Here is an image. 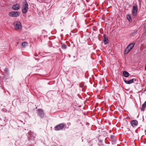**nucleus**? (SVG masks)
I'll return each instance as SVG.
<instances>
[{
  "label": "nucleus",
  "instance_id": "1",
  "mask_svg": "<svg viewBox=\"0 0 146 146\" xmlns=\"http://www.w3.org/2000/svg\"><path fill=\"white\" fill-rule=\"evenodd\" d=\"M28 9V4L26 0L23 1V4L22 7V12L23 13L26 14L27 12Z\"/></svg>",
  "mask_w": 146,
  "mask_h": 146
},
{
  "label": "nucleus",
  "instance_id": "2",
  "mask_svg": "<svg viewBox=\"0 0 146 146\" xmlns=\"http://www.w3.org/2000/svg\"><path fill=\"white\" fill-rule=\"evenodd\" d=\"M36 136V135L31 131H29L27 133L28 139L29 141L35 140Z\"/></svg>",
  "mask_w": 146,
  "mask_h": 146
},
{
  "label": "nucleus",
  "instance_id": "3",
  "mask_svg": "<svg viewBox=\"0 0 146 146\" xmlns=\"http://www.w3.org/2000/svg\"><path fill=\"white\" fill-rule=\"evenodd\" d=\"M65 124L61 123L55 126L54 130L56 131H59L62 130L65 126Z\"/></svg>",
  "mask_w": 146,
  "mask_h": 146
},
{
  "label": "nucleus",
  "instance_id": "4",
  "mask_svg": "<svg viewBox=\"0 0 146 146\" xmlns=\"http://www.w3.org/2000/svg\"><path fill=\"white\" fill-rule=\"evenodd\" d=\"M14 27L16 30H19L21 29V25L20 21H17L14 23Z\"/></svg>",
  "mask_w": 146,
  "mask_h": 146
},
{
  "label": "nucleus",
  "instance_id": "5",
  "mask_svg": "<svg viewBox=\"0 0 146 146\" xmlns=\"http://www.w3.org/2000/svg\"><path fill=\"white\" fill-rule=\"evenodd\" d=\"M36 113L41 118L43 117L44 113L42 109H39L37 110Z\"/></svg>",
  "mask_w": 146,
  "mask_h": 146
},
{
  "label": "nucleus",
  "instance_id": "6",
  "mask_svg": "<svg viewBox=\"0 0 146 146\" xmlns=\"http://www.w3.org/2000/svg\"><path fill=\"white\" fill-rule=\"evenodd\" d=\"M9 15L11 17H17L19 16L20 15V13L18 11H13L9 13Z\"/></svg>",
  "mask_w": 146,
  "mask_h": 146
},
{
  "label": "nucleus",
  "instance_id": "7",
  "mask_svg": "<svg viewBox=\"0 0 146 146\" xmlns=\"http://www.w3.org/2000/svg\"><path fill=\"white\" fill-rule=\"evenodd\" d=\"M138 8L136 5H134L133 7L132 15L133 16H135L137 14Z\"/></svg>",
  "mask_w": 146,
  "mask_h": 146
},
{
  "label": "nucleus",
  "instance_id": "8",
  "mask_svg": "<svg viewBox=\"0 0 146 146\" xmlns=\"http://www.w3.org/2000/svg\"><path fill=\"white\" fill-rule=\"evenodd\" d=\"M124 82L126 84H130L133 83L134 82V81H136V80L135 79L133 78L129 80V81H127L126 80L123 79Z\"/></svg>",
  "mask_w": 146,
  "mask_h": 146
},
{
  "label": "nucleus",
  "instance_id": "9",
  "mask_svg": "<svg viewBox=\"0 0 146 146\" xmlns=\"http://www.w3.org/2000/svg\"><path fill=\"white\" fill-rule=\"evenodd\" d=\"M130 123L133 127H135L138 124V122L136 120H132L131 121Z\"/></svg>",
  "mask_w": 146,
  "mask_h": 146
},
{
  "label": "nucleus",
  "instance_id": "10",
  "mask_svg": "<svg viewBox=\"0 0 146 146\" xmlns=\"http://www.w3.org/2000/svg\"><path fill=\"white\" fill-rule=\"evenodd\" d=\"M12 9L15 10H17L19 9L20 8L19 5L18 4L13 5L12 6Z\"/></svg>",
  "mask_w": 146,
  "mask_h": 146
},
{
  "label": "nucleus",
  "instance_id": "11",
  "mask_svg": "<svg viewBox=\"0 0 146 146\" xmlns=\"http://www.w3.org/2000/svg\"><path fill=\"white\" fill-rule=\"evenodd\" d=\"M103 41L105 44H107L108 42V38L106 37L105 35H104Z\"/></svg>",
  "mask_w": 146,
  "mask_h": 146
},
{
  "label": "nucleus",
  "instance_id": "12",
  "mask_svg": "<svg viewBox=\"0 0 146 146\" xmlns=\"http://www.w3.org/2000/svg\"><path fill=\"white\" fill-rule=\"evenodd\" d=\"M135 45V43L134 42L130 44H129L127 47L129 48L130 50H131L133 47Z\"/></svg>",
  "mask_w": 146,
  "mask_h": 146
},
{
  "label": "nucleus",
  "instance_id": "13",
  "mask_svg": "<svg viewBox=\"0 0 146 146\" xmlns=\"http://www.w3.org/2000/svg\"><path fill=\"white\" fill-rule=\"evenodd\" d=\"M124 76L125 77H128L129 75V74L126 71H124L123 72Z\"/></svg>",
  "mask_w": 146,
  "mask_h": 146
},
{
  "label": "nucleus",
  "instance_id": "14",
  "mask_svg": "<svg viewBox=\"0 0 146 146\" xmlns=\"http://www.w3.org/2000/svg\"><path fill=\"white\" fill-rule=\"evenodd\" d=\"M130 50V49L127 46L125 49L124 54H127Z\"/></svg>",
  "mask_w": 146,
  "mask_h": 146
},
{
  "label": "nucleus",
  "instance_id": "15",
  "mask_svg": "<svg viewBox=\"0 0 146 146\" xmlns=\"http://www.w3.org/2000/svg\"><path fill=\"white\" fill-rule=\"evenodd\" d=\"M146 107V101L143 104L142 106V107L141 108V111H143L144 110V109Z\"/></svg>",
  "mask_w": 146,
  "mask_h": 146
},
{
  "label": "nucleus",
  "instance_id": "16",
  "mask_svg": "<svg viewBox=\"0 0 146 146\" xmlns=\"http://www.w3.org/2000/svg\"><path fill=\"white\" fill-rule=\"evenodd\" d=\"M110 138L111 141H114L115 139V137L114 135H111Z\"/></svg>",
  "mask_w": 146,
  "mask_h": 146
},
{
  "label": "nucleus",
  "instance_id": "17",
  "mask_svg": "<svg viewBox=\"0 0 146 146\" xmlns=\"http://www.w3.org/2000/svg\"><path fill=\"white\" fill-rule=\"evenodd\" d=\"M62 44V45H61V46L62 48L63 49H65L67 48V46L66 44Z\"/></svg>",
  "mask_w": 146,
  "mask_h": 146
},
{
  "label": "nucleus",
  "instance_id": "18",
  "mask_svg": "<svg viewBox=\"0 0 146 146\" xmlns=\"http://www.w3.org/2000/svg\"><path fill=\"white\" fill-rule=\"evenodd\" d=\"M127 18L128 20V21H131V16L129 15H127Z\"/></svg>",
  "mask_w": 146,
  "mask_h": 146
},
{
  "label": "nucleus",
  "instance_id": "19",
  "mask_svg": "<svg viewBox=\"0 0 146 146\" xmlns=\"http://www.w3.org/2000/svg\"><path fill=\"white\" fill-rule=\"evenodd\" d=\"M27 43L25 42L22 43V46L23 47H25V46L27 45Z\"/></svg>",
  "mask_w": 146,
  "mask_h": 146
},
{
  "label": "nucleus",
  "instance_id": "20",
  "mask_svg": "<svg viewBox=\"0 0 146 146\" xmlns=\"http://www.w3.org/2000/svg\"><path fill=\"white\" fill-rule=\"evenodd\" d=\"M84 86V85L83 84H80L79 85V86L81 88H82Z\"/></svg>",
  "mask_w": 146,
  "mask_h": 146
},
{
  "label": "nucleus",
  "instance_id": "21",
  "mask_svg": "<svg viewBox=\"0 0 146 146\" xmlns=\"http://www.w3.org/2000/svg\"><path fill=\"white\" fill-rule=\"evenodd\" d=\"M2 111L4 112H5L6 111V110L5 109H2Z\"/></svg>",
  "mask_w": 146,
  "mask_h": 146
},
{
  "label": "nucleus",
  "instance_id": "22",
  "mask_svg": "<svg viewBox=\"0 0 146 146\" xmlns=\"http://www.w3.org/2000/svg\"><path fill=\"white\" fill-rule=\"evenodd\" d=\"M67 124L68 125V126H70L71 125V123L70 122H68L67 123Z\"/></svg>",
  "mask_w": 146,
  "mask_h": 146
},
{
  "label": "nucleus",
  "instance_id": "23",
  "mask_svg": "<svg viewBox=\"0 0 146 146\" xmlns=\"http://www.w3.org/2000/svg\"><path fill=\"white\" fill-rule=\"evenodd\" d=\"M99 142L100 143H101V144H102V141L101 140H100L99 141Z\"/></svg>",
  "mask_w": 146,
  "mask_h": 146
},
{
  "label": "nucleus",
  "instance_id": "24",
  "mask_svg": "<svg viewBox=\"0 0 146 146\" xmlns=\"http://www.w3.org/2000/svg\"><path fill=\"white\" fill-rule=\"evenodd\" d=\"M145 70H146V63L145 65Z\"/></svg>",
  "mask_w": 146,
  "mask_h": 146
},
{
  "label": "nucleus",
  "instance_id": "25",
  "mask_svg": "<svg viewBox=\"0 0 146 146\" xmlns=\"http://www.w3.org/2000/svg\"><path fill=\"white\" fill-rule=\"evenodd\" d=\"M141 0H138V1H140V2L141 1Z\"/></svg>",
  "mask_w": 146,
  "mask_h": 146
},
{
  "label": "nucleus",
  "instance_id": "26",
  "mask_svg": "<svg viewBox=\"0 0 146 146\" xmlns=\"http://www.w3.org/2000/svg\"><path fill=\"white\" fill-rule=\"evenodd\" d=\"M0 120H1V119L0 118Z\"/></svg>",
  "mask_w": 146,
  "mask_h": 146
}]
</instances>
